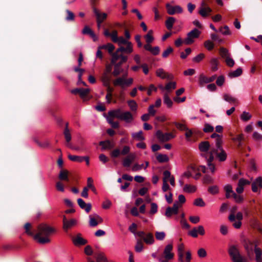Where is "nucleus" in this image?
<instances>
[{"label": "nucleus", "mask_w": 262, "mask_h": 262, "mask_svg": "<svg viewBox=\"0 0 262 262\" xmlns=\"http://www.w3.org/2000/svg\"><path fill=\"white\" fill-rule=\"evenodd\" d=\"M135 248L137 252H141L143 250V245L141 240L137 241Z\"/></svg>", "instance_id": "56"}, {"label": "nucleus", "mask_w": 262, "mask_h": 262, "mask_svg": "<svg viewBox=\"0 0 262 262\" xmlns=\"http://www.w3.org/2000/svg\"><path fill=\"white\" fill-rule=\"evenodd\" d=\"M166 91L170 92L172 90L176 88V83L175 82H169L165 85Z\"/></svg>", "instance_id": "49"}, {"label": "nucleus", "mask_w": 262, "mask_h": 262, "mask_svg": "<svg viewBox=\"0 0 262 262\" xmlns=\"http://www.w3.org/2000/svg\"><path fill=\"white\" fill-rule=\"evenodd\" d=\"M258 187L262 188V177H258L252 182L251 184L252 190L254 192L258 191Z\"/></svg>", "instance_id": "16"}, {"label": "nucleus", "mask_w": 262, "mask_h": 262, "mask_svg": "<svg viewBox=\"0 0 262 262\" xmlns=\"http://www.w3.org/2000/svg\"><path fill=\"white\" fill-rule=\"evenodd\" d=\"M219 31L224 35H230L231 34L229 28L227 26H225L224 27L220 28Z\"/></svg>", "instance_id": "57"}, {"label": "nucleus", "mask_w": 262, "mask_h": 262, "mask_svg": "<svg viewBox=\"0 0 262 262\" xmlns=\"http://www.w3.org/2000/svg\"><path fill=\"white\" fill-rule=\"evenodd\" d=\"M37 230L38 233L34 235V239L41 244L49 243V236L55 232L54 228L45 224L39 225Z\"/></svg>", "instance_id": "3"}, {"label": "nucleus", "mask_w": 262, "mask_h": 262, "mask_svg": "<svg viewBox=\"0 0 262 262\" xmlns=\"http://www.w3.org/2000/svg\"><path fill=\"white\" fill-rule=\"evenodd\" d=\"M93 12L96 17L97 20L103 22L107 17V14L105 13H101L95 7L93 8Z\"/></svg>", "instance_id": "21"}, {"label": "nucleus", "mask_w": 262, "mask_h": 262, "mask_svg": "<svg viewBox=\"0 0 262 262\" xmlns=\"http://www.w3.org/2000/svg\"><path fill=\"white\" fill-rule=\"evenodd\" d=\"M204 57H205V54L204 53H200V54H198V55H196V56H195L192 59V61L194 62H195V63H199L201 60H202Z\"/></svg>", "instance_id": "60"}, {"label": "nucleus", "mask_w": 262, "mask_h": 262, "mask_svg": "<svg viewBox=\"0 0 262 262\" xmlns=\"http://www.w3.org/2000/svg\"><path fill=\"white\" fill-rule=\"evenodd\" d=\"M211 70L215 72L218 70L217 66L219 64V59L216 58H213L210 61Z\"/></svg>", "instance_id": "29"}, {"label": "nucleus", "mask_w": 262, "mask_h": 262, "mask_svg": "<svg viewBox=\"0 0 262 262\" xmlns=\"http://www.w3.org/2000/svg\"><path fill=\"white\" fill-rule=\"evenodd\" d=\"M152 31L149 30L146 35H145L144 38L146 40V43H151L154 40V38L152 36Z\"/></svg>", "instance_id": "44"}, {"label": "nucleus", "mask_w": 262, "mask_h": 262, "mask_svg": "<svg viewBox=\"0 0 262 262\" xmlns=\"http://www.w3.org/2000/svg\"><path fill=\"white\" fill-rule=\"evenodd\" d=\"M242 72V69L241 68H238L236 70L229 73L228 75L229 77H230V78L237 77L241 75Z\"/></svg>", "instance_id": "39"}, {"label": "nucleus", "mask_w": 262, "mask_h": 262, "mask_svg": "<svg viewBox=\"0 0 262 262\" xmlns=\"http://www.w3.org/2000/svg\"><path fill=\"white\" fill-rule=\"evenodd\" d=\"M184 252V245L183 244H181L178 247V260L180 262H184L183 259Z\"/></svg>", "instance_id": "25"}, {"label": "nucleus", "mask_w": 262, "mask_h": 262, "mask_svg": "<svg viewBox=\"0 0 262 262\" xmlns=\"http://www.w3.org/2000/svg\"><path fill=\"white\" fill-rule=\"evenodd\" d=\"M156 238L157 240L162 241L165 237V233L164 232L157 231L155 233Z\"/></svg>", "instance_id": "61"}, {"label": "nucleus", "mask_w": 262, "mask_h": 262, "mask_svg": "<svg viewBox=\"0 0 262 262\" xmlns=\"http://www.w3.org/2000/svg\"><path fill=\"white\" fill-rule=\"evenodd\" d=\"M72 241L74 245L76 246L84 245L87 243V241L81 237L80 234L77 235L75 237L73 238Z\"/></svg>", "instance_id": "20"}, {"label": "nucleus", "mask_w": 262, "mask_h": 262, "mask_svg": "<svg viewBox=\"0 0 262 262\" xmlns=\"http://www.w3.org/2000/svg\"><path fill=\"white\" fill-rule=\"evenodd\" d=\"M128 59L127 56L120 55L117 59V61L112 64L114 65V69L113 72V75L115 77L118 76L123 71V69L121 68V66L124 62H126Z\"/></svg>", "instance_id": "5"}, {"label": "nucleus", "mask_w": 262, "mask_h": 262, "mask_svg": "<svg viewBox=\"0 0 262 262\" xmlns=\"http://www.w3.org/2000/svg\"><path fill=\"white\" fill-rule=\"evenodd\" d=\"M89 225L91 227H96L98 225V222H97L96 217L95 215L94 216L92 215L89 216Z\"/></svg>", "instance_id": "51"}, {"label": "nucleus", "mask_w": 262, "mask_h": 262, "mask_svg": "<svg viewBox=\"0 0 262 262\" xmlns=\"http://www.w3.org/2000/svg\"><path fill=\"white\" fill-rule=\"evenodd\" d=\"M127 104H128L130 109L131 110V111H135V112H136L137 111L138 105H137L136 102L135 100H129L127 101Z\"/></svg>", "instance_id": "48"}, {"label": "nucleus", "mask_w": 262, "mask_h": 262, "mask_svg": "<svg viewBox=\"0 0 262 262\" xmlns=\"http://www.w3.org/2000/svg\"><path fill=\"white\" fill-rule=\"evenodd\" d=\"M196 190V188L195 186L186 184L183 187V191L187 193H193Z\"/></svg>", "instance_id": "36"}, {"label": "nucleus", "mask_w": 262, "mask_h": 262, "mask_svg": "<svg viewBox=\"0 0 262 262\" xmlns=\"http://www.w3.org/2000/svg\"><path fill=\"white\" fill-rule=\"evenodd\" d=\"M224 99L230 103H235L237 102V100L235 97L230 95L225 94L223 96Z\"/></svg>", "instance_id": "38"}, {"label": "nucleus", "mask_w": 262, "mask_h": 262, "mask_svg": "<svg viewBox=\"0 0 262 262\" xmlns=\"http://www.w3.org/2000/svg\"><path fill=\"white\" fill-rule=\"evenodd\" d=\"M156 136L159 141L164 142L169 141L174 137V136L171 133H163L160 130H158L156 133Z\"/></svg>", "instance_id": "8"}, {"label": "nucleus", "mask_w": 262, "mask_h": 262, "mask_svg": "<svg viewBox=\"0 0 262 262\" xmlns=\"http://www.w3.org/2000/svg\"><path fill=\"white\" fill-rule=\"evenodd\" d=\"M136 156L132 153L128 155L122 161V165L124 167H129L134 161Z\"/></svg>", "instance_id": "13"}, {"label": "nucleus", "mask_w": 262, "mask_h": 262, "mask_svg": "<svg viewBox=\"0 0 262 262\" xmlns=\"http://www.w3.org/2000/svg\"><path fill=\"white\" fill-rule=\"evenodd\" d=\"M99 144L103 146L104 149H110L113 147V145L112 142L109 140H106L103 141H101L99 143Z\"/></svg>", "instance_id": "46"}, {"label": "nucleus", "mask_w": 262, "mask_h": 262, "mask_svg": "<svg viewBox=\"0 0 262 262\" xmlns=\"http://www.w3.org/2000/svg\"><path fill=\"white\" fill-rule=\"evenodd\" d=\"M144 242L148 245H151L154 243V236L151 233H147L143 238Z\"/></svg>", "instance_id": "33"}, {"label": "nucleus", "mask_w": 262, "mask_h": 262, "mask_svg": "<svg viewBox=\"0 0 262 262\" xmlns=\"http://www.w3.org/2000/svg\"><path fill=\"white\" fill-rule=\"evenodd\" d=\"M201 34V31L195 28L188 33L186 38L184 39L185 44L189 45L192 44L194 42V39L197 38Z\"/></svg>", "instance_id": "7"}, {"label": "nucleus", "mask_w": 262, "mask_h": 262, "mask_svg": "<svg viewBox=\"0 0 262 262\" xmlns=\"http://www.w3.org/2000/svg\"><path fill=\"white\" fill-rule=\"evenodd\" d=\"M210 147V143L208 141H203L199 143V148L202 152H207Z\"/></svg>", "instance_id": "24"}, {"label": "nucleus", "mask_w": 262, "mask_h": 262, "mask_svg": "<svg viewBox=\"0 0 262 262\" xmlns=\"http://www.w3.org/2000/svg\"><path fill=\"white\" fill-rule=\"evenodd\" d=\"M31 227V225L29 223H27L24 225V229L25 230V232L26 234H27L29 236H33L34 234L33 232L30 231V228Z\"/></svg>", "instance_id": "55"}, {"label": "nucleus", "mask_w": 262, "mask_h": 262, "mask_svg": "<svg viewBox=\"0 0 262 262\" xmlns=\"http://www.w3.org/2000/svg\"><path fill=\"white\" fill-rule=\"evenodd\" d=\"M97 262H107V259L103 253H99L96 256Z\"/></svg>", "instance_id": "53"}, {"label": "nucleus", "mask_w": 262, "mask_h": 262, "mask_svg": "<svg viewBox=\"0 0 262 262\" xmlns=\"http://www.w3.org/2000/svg\"><path fill=\"white\" fill-rule=\"evenodd\" d=\"M214 130V128L212 126L210 125L208 123H206L205 124L204 127L203 128V131L205 133H211Z\"/></svg>", "instance_id": "63"}, {"label": "nucleus", "mask_w": 262, "mask_h": 262, "mask_svg": "<svg viewBox=\"0 0 262 262\" xmlns=\"http://www.w3.org/2000/svg\"><path fill=\"white\" fill-rule=\"evenodd\" d=\"M76 220L74 219L70 221L66 220V216L63 217V228L66 230L68 229L76 224Z\"/></svg>", "instance_id": "28"}, {"label": "nucleus", "mask_w": 262, "mask_h": 262, "mask_svg": "<svg viewBox=\"0 0 262 262\" xmlns=\"http://www.w3.org/2000/svg\"><path fill=\"white\" fill-rule=\"evenodd\" d=\"M156 75L162 79H171L173 78V75L166 73L163 69L160 68L156 71Z\"/></svg>", "instance_id": "14"}, {"label": "nucleus", "mask_w": 262, "mask_h": 262, "mask_svg": "<svg viewBox=\"0 0 262 262\" xmlns=\"http://www.w3.org/2000/svg\"><path fill=\"white\" fill-rule=\"evenodd\" d=\"M208 191L212 194H216L219 193V187L216 185L212 186L208 188Z\"/></svg>", "instance_id": "58"}, {"label": "nucleus", "mask_w": 262, "mask_h": 262, "mask_svg": "<svg viewBox=\"0 0 262 262\" xmlns=\"http://www.w3.org/2000/svg\"><path fill=\"white\" fill-rule=\"evenodd\" d=\"M93 180L91 178H88L87 180V186L89 189H91L92 191L95 194L97 193V190L96 188L93 184Z\"/></svg>", "instance_id": "42"}, {"label": "nucleus", "mask_w": 262, "mask_h": 262, "mask_svg": "<svg viewBox=\"0 0 262 262\" xmlns=\"http://www.w3.org/2000/svg\"><path fill=\"white\" fill-rule=\"evenodd\" d=\"M90 92V89L77 88L71 91V93L73 94H79L81 98H84Z\"/></svg>", "instance_id": "15"}, {"label": "nucleus", "mask_w": 262, "mask_h": 262, "mask_svg": "<svg viewBox=\"0 0 262 262\" xmlns=\"http://www.w3.org/2000/svg\"><path fill=\"white\" fill-rule=\"evenodd\" d=\"M228 252L233 262H247L246 259L240 254L239 250L235 246H231Z\"/></svg>", "instance_id": "6"}, {"label": "nucleus", "mask_w": 262, "mask_h": 262, "mask_svg": "<svg viewBox=\"0 0 262 262\" xmlns=\"http://www.w3.org/2000/svg\"><path fill=\"white\" fill-rule=\"evenodd\" d=\"M101 81L104 86H108L110 85L111 79V76L107 72H104L101 77Z\"/></svg>", "instance_id": "26"}, {"label": "nucleus", "mask_w": 262, "mask_h": 262, "mask_svg": "<svg viewBox=\"0 0 262 262\" xmlns=\"http://www.w3.org/2000/svg\"><path fill=\"white\" fill-rule=\"evenodd\" d=\"M163 102L168 108H171L173 105L172 101L170 99L167 94H165L163 96Z\"/></svg>", "instance_id": "37"}, {"label": "nucleus", "mask_w": 262, "mask_h": 262, "mask_svg": "<svg viewBox=\"0 0 262 262\" xmlns=\"http://www.w3.org/2000/svg\"><path fill=\"white\" fill-rule=\"evenodd\" d=\"M175 21L176 19L174 17H169L165 21V25L167 29L168 30H171Z\"/></svg>", "instance_id": "35"}, {"label": "nucleus", "mask_w": 262, "mask_h": 262, "mask_svg": "<svg viewBox=\"0 0 262 262\" xmlns=\"http://www.w3.org/2000/svg\"><path fill=\"white\" fill-rule=\"evenodd\" d=\"M254 252L255 254V262H262V250L256 244L254 245Z\"/></svg>", "instance_id": "23"}, {"label": "nucleus", "mask_w": 262, "mask_h": 262, "mask_svg": "<svg viewBox=\"0 0 262 262\" xmlns=\"http://www.w3.org/2000/svg\"><path fill=\"white\" fill-rule=\"evenodd\" d=\"M181 206L179 204L178 202H175L172 207H168L165 213V215L167 217H170L172 215H176L178 213L179 208Z\"/></svg>", "instance_id": "9"}, {"label": "nucleus", "mask_w": 262, "mask_h": 262, "mask_svg": "<svg viewBox=\"0 0 262 262\" xmlns=\"http://www.w3.org/2000/svg\"><path fill=\"white\" fill-rule=\"evenodd\" d=\"M123 112L119 108L110 111L108 112V115L111 117L116 118L119 120H121V115H122Z\"/></svg>", "instance_id": "22"}, {"label": "nucleus", "mask_w": 262, "mask_h": 262, "mask_svg": "<svg viewBox=\"0 0 262 262\" xmlns=\"http://www.w3.org/2000/svg\"><path fill=\"white\" fill-rule=\"evenodd\" d=\"M68 158L72 161L77 162H82L83 161V157L82 156H78L75 155H69L68 156Z\"/></svg>", "instance_id": "41"}, {"label": "nucleus", "mask_w": 262, "mask_h": 262, "mask_svg": "<svg viewBox=\"0 0 262 262\" xmlns=\"http://www.w3.org/2000/svg\"><path fill=\"white\" fill-rule=\"evenodd\" d=\"M166 8L167 12L169 15H174L176 13L180 14L183 12L182 8L179 5L173 6L169 4H167Z\"/></svg>", "instance_id": "11"}, {"label": "nucleus", "mask_w": 262, "mask_h": 262, "mask_svg": "<svg viewBox=\"0 0 262 262\" xmlns=\"http://www.w3.org/2000/svg\"><path fill=\"white\" fill-rule=\"evenodd\" d=\"M104 35L106 37H110L113 42H116L118 40V32L117 30H113L110 33L107 29H105L103 32Z\"/></svg>", "instance_id": "18"}, {"label": "nucleus", "mask_w": 262, "mask_h": 262, "mask_svg": "<svg viewBox=\"0 0 262 262\" xmlns=\"http://www.w3.org/2000/svg\"><path fill=\"white\" fill-rule=\"evenodd\" d=\"M99 49H106L110 54H113V51L115 49V46L111 43H108L106 45L99 46Z\"/></svg>", "instance_id": "34"}, {"label": "nucleus", "mask_w": 262, "mask_h": 262, "mask_svg": "<svg viewBox=\"0 0 262 262\" xmlns=\"http://www.w3.org/2000/svg\"><path fill=\"white\" fill-rule=\"evenodd\" d=\"M115 43H117L120 47L112 54V62L113 63L117 61V59L120 55L125 56L122 52L130 54L133 52L132 42L125 39L123 36L118 37V40Z\"/></svg>", "instance_id": "2"}, {"label": "nucleus", "mask_w": 262, "mask_h": 262, "mask_svg": "<svg viewBox=\"0 0 262 262\" xmlns=\"http://www.w3.org/2000/svg\"><path fill=\"white\" fill-rule=\"evenodd\" d=\"M211 138L215 139V146L211 147L207 162L209 170L212 173H214L215 168L214 165L212 163L214 160V156L215 155L220 162H223L227 159V154L222 147V136L216 133H213L211 135Z\"/></svg>", "instance_id": "1"}, {"label": "nucleus", "mask_w": 262, "mask_h": 262, "mask_svg": "<svg viewBox=\"0 0 262 262\" xmlns=\"http://www.w3.org/2000/svg\"><path fill=\"white\" fill-rule=\"evenodd\" d=\"M127 76V73L125 72L123 76L117 77L113 81V84L115 86H120L122 89H124L125 87L129 86L133 83V78H129L126 79Z\"/></svg>", "instance_id": "4"}, {"label": "nucleus", "mask_w": 262, "mask_h": 262, "mask_svg": "<svg viewBox=\"0 0 262 262\" xmlns=\"http://www.w3.org/2000/svg\"><path fill=\"white\" fill-rule=\"evenodd\" d=\"M58 178L61 181H69L68 171L66 169H62L60 171Z\"/></svg>", "instance_id": "31"}, {"label": "nucleus", "mask_w": 262, "mask_h": 262, "mask_svg": "<svg viewBox=\"0 0 262 262\" xmlns=\"http://www.w3.org/2000/svg\"><path fill=\"white\" fill-rule=\"evenodd\" d=\"M120 155H121V151L118 148H116V149H114L111 152V156L114 158H116L118 157Z\"/></svg>", "instance_id": "64"}, {"label": "nucleus", "mask_w": 262, "mask_h": 262, "mask_svg": "<svg viewBox=\"0 0 262 262\" xmlns=\"http://www.w3.org/2000/svg\"><path fill=\"white\" fill-rule=\"evenodd\" d=\"M193 205L199 207H204L205 203L201 198H198L194 201Z\"/></svg>", "instance_id": "59"}, {"label": "nucleus", "mask_w": 262, "mask_h": 262, "mask_svg": "<svg viewBox=\"0 0 262 262\" xmlns=\"http://www.w3.org/2000/svg\"><path fill=\"white\" fill-rule=\"evenodd\" d=\"M66 13H67V16L66 17V19L67 20V21H73L75 19V15L70 10H67L66 11Z\"/></svg>", "instance_id": "54"}, {"label": "nucleus", "mask_w": 262, "mask_h": 262, "mask_svg": "<svg viewBox=\"0 0 262 262\" xmlns=\"http://www.w3.org/2000/svg\"><path fill=\"white\" fill-rule=\"evenodd\" d=\"M121 116L120 120L124 121L127 123H131L134 119L132 114L129 111L123 112Z\"/></svg>", "instance_id": "19"}, {"label": "nucleus", "mask_w": 262, "mask_h": 262, "mask_svg": "<svg viewBox=\"0 0 262 262\" xmlns=\"http://www.w3.org/2000/svg\"><path fill=\"white\" fill-rule=\"evenodd\" d=\"M77 203L79 207L84 210L87 213L89 212L92 208V205L91 203H85V202L82 199H78Z\"/></svg>", "instance_id": "17"}, {"label": "nucleus", "mask_w": 262, "mask_h": 262, "mask_svg": "<svg viewBox=\"0 0 262 262\" xmlns=\"http://www.w3.org/2000/svg\"><path fill=\"white\" fill-rule=\"evenodd\" d=\"M237 207L236 206H234L232 207L230 210L231 213L228 216V219L231 222H233L235 220V213L236 211L237 210Z\"/></svg>", "instance_id": "40"}, {"label": "nucleus", "mask_w": 262, "mask_h": 262, "mask_svg": "<svg viewBox=\"0 0 262 262\" xmlns=\"http://www.w3.org/2000/svg\"><path fill=\"white\" fill-rule=\"evenodd\" d=\"M132 136L133 138L138 141H142L145 140V137L143 135V132L142 130H140L137 133H132Z\"/></svg>", "instance_id": "30"}, {"label": "nucleus", "mask_w": 262, "mask_h": 262, "mask_svg": "<svg viewBox=\"0 0 262 262\" xmlns=\"http://www.w3.org/2000/svg\"><path fill=\"white\" fill-rule=\"evenodd\" d=\"M211 12L212 9L207 6L204 2H202L199 8V14L203 17H206L210 14Z\"/></svg>", "instance_id": "10"}, {"label": "nucleus", "mask_w": 262, "mask_h": 262, "mask_svg": "<svg viewBox=\"0 0 262 262\" xmlns=\"http://www.w3.org/2000/svg\"><path fill=\"white\" fill-rule=\"evenodd\" d=\"M251 117V115L249 113L245 111L243 112L240 116L241 119L244 122L248 121Z\"/></svg>", "instance_id": "45"}, {"label": "nucleus", "mask_w": 262, "mask_h": 262, "mask_svg": "<svg viewBox=\"0 0 262 262\" xmlns=\"http://www.w3.org/2000/svg\"><path fill=\"white\" fill-rule=\"evenodd\" d=\"M220 53L222 58H227L230 56V54L226 48H221L220 50Z\"/></svg>", "instance_id": "52"}, {"label": "nucleus", "mask_w": 262, "mask_h": 262, "mask_svg": "<svg viewBox=\"0 0 262 262\" xmlns=\"http://www.w3.org/2000/svg\"><path fill=\"white\" fill-rule=\"evenodd\" d=\"M224 190L226 192V197L229 199L234 195L235 193L232 190V187L230 184H227L224 186Z\"/></svg>", "instance_id": "27"}, {"label": "nucleus", "mask_w": 262, "mask_h": 262, "mask_svg": "<svg viewBox=\"0 0 262 262\" xmlns=\"http://www.w3.org/2000/svg\"><path fill=\"white\" fill-rule=\"evenodd\" d=\"M156 158L160 163L167 162L169 161V158L166 155L159 154Z\"/></svg>", "instance_id": "43"}, {"label": "nucleus", "mask_w": 262, "mask_h": 262, "mask_svg": "<svg viewBox=\"0 0 262 262\" xmlns=\"http://www.w3.org/2000/svg\"><path fill=\"white\" fill-rule=\"evenodd\" d=\"M172 250V244H168L165 247L163 253L164 255V258L166 260H170L173 258L174 255L172 253H171Z\"/></svg>", "instance_id": "12"}, {"label": "nucleus", "mask_w": 262, "mask_h": 262, "mask_svg": "<svg viewBox=\"0 0 262 262\" xmlns=\"http://www.w3.org/2000/svg\"><path fill=\"white\" fill-rule=\"evenodd\" d=\"M208 83H209L208 77L205 76L203 74H201L199 77L200 85L202 86L204 84Z\"/></svg>", "instance_id": "50"}, {"label": "nucleus", "mask_w": 262, "mask_h": 262, "mask_svg": "<svg viewBox=\"0 0 262 262\" xmlns=\"http://www.w3.org/2000/svg\"><path fill=\"white\" fill-rule=\"evenodd\" d=\"M253 242L250 240L247 239L245 241L244 247L248 253L253 251Z\"/></svg>", "instance_id": "32"}, {"label": "nucleus", "mask_w": 262, "mask_h": 262, "mask_svg": "<svg viewBox=\"0 0 262 262\" xmlns=\"http://www.w3.org/2000/svg\"><path fill=\"white\" fill-rule=\"evenodd\" d=\"M63 135L67 142V144H70V141L71 140V134L70 133V131L69 129H64L63 132Z\"/></svg>", "instance_id": "47"}, {"label": "nucleus", "mask_w": 262, "mask_h": 262, "mask_svg": "<svg viewBox=\"0 0 262 262\" xmlns=\"http://www.w3.org/2000/svg\"><path fill=\"white\" fill-rule=\"evenodd\" d=\"M173 124L175 125L176 127L180 130H187V127L184 124L174 122Z\"/></svg>", "instance_id": "62"}]
</instances>
